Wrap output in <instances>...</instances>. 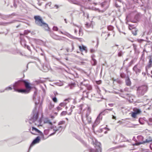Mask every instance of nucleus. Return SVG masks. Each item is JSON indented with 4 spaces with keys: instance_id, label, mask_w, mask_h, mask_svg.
Returning <instances> with one entry per match:
<instances>
[{
    "instance_id": "nucleus-20",
    "label": "nucleus",
    "mask_w": 152,
    "mask_h": 152,
    "mask_svg": "<svg viewBox=\"0 0 152 152\" xmlns=\"http://www.w3.org/2000/svg\"><path fill=\"white\" fill-rule=\"evenodd\" d=\"M140 18V15L139 14H137L134 17V18L136 20H134L132 21V22L133 23H136L137 22V21H138L139 20Z\"/></svg>"
},
{
    "instance_id": "nucleus-46",
    "label": "nucleus",
    "mask_w": 152,
    "mask_h": 152,
    "mask_svg": "<svg viewBox=\"0 0 152 152\" xmlns=\"http://www.w3.org/2000/svg\"><path fill=\"white\" fill-rule=\"evenodd\" d=\"M137 114H136L134 112L132 113V117L134 118H135L136 117Z\"/></svg>"
},
{
    "instance_id": "nucleus-8",
    "label": "nucleus",
    "mask_w": 152,
    "mask_h": 152,
    "mask_svg": "<svg viewBox=\"0 0 152 152\" xmlns=\"http://www.w3.org/2000/svg\"><path fill=\"white\" fill-rule=\"evenodd\" d=\"M95 145V147L96 148V152H101V144L100 142H98L96 140L94 143Z\"/></svg>"
},
{
    "instance_id": "nucleus-57",
    "label": "nucleus",
    "mask_w": 152,
    "mask_h": 152,
    "mask_svg": "<svg viewBox=\"0 0 152 152\" xmlns=\"http://www.w3.org/2000/svg\"><path fill=\"white\" fill-rule=\"evenodd\" d=\"M26 48L29 50L30 51H31V50L30 49V47L28 46V45H26Z\"/></svg>"
},
{
    "instance_id": "nucleus-2",
    "label": "nucleus",
    "mask_w": 152,
    "mask_h": 152,
    "mask_svg": "<svg viewBox=\"0 0 152 152\" xmlns=\"http://www.w3.org/2000/svg\"><path fill=\"white\" fill-rule=\"evenodd\" d=\"M148 90L147 86L143 85L138 87L137 89V95L139 97L143 96Z\"/></svg>"
},
{
    "instance_id": "nucleus-29",
    "label": "nucleus",
    "mask_w": 152,
    "mask_h": 152,
    "mask_svg": "<svg viewBox=\"0 0 152 152\" xmlns=\"http://www.w3.org/2000/svg\"><path fill=\"white\" fill-rule=\"evenodd\" d=\"M44 123H48L49 124L51 125H52V122H51L50 121V120L49 119H46L44 121Z\"/></svg>"
},
{
    "instance_id": "nucleus-18",
    "label": "nucleus",
    "mask_w": 152,
    "mask_h": 152,
    "mask_svg": "<svg viewBox=\"0 0 152 152\" xmlns=\"http://www.w3.org/2000/svg\"><path fill=\"white\" fill-rule=\"evenodd\" d=\"M79 48L81 52H83V51L85 50L86 51V52L87 53V51L86 49V47L85 46L83 45L82 46H79Z\"/></svg>"
},
{
    "instance_id": "nucleus-3",
    "label": "nucleus",
    "mask_w": 152,
    "mask_h": 152,
    "mask_svg": "<svg viewBox=\"0 0 152 152\" xmlns=\"http://www.w3.org/2000/svg\"><path fill=\"white\" fill-rule=\"evenodd\" d=\"M28 82L26 80L21 79L16 82L13 85V88L15 91L17 90L19 88L22 87L23 85L25 86V83Z\"/></svg>"
},
{
    "instance_id": "nucleus-47",
    "label": "nucleus",
    "mask_w": 152,
    "mask_h": 152,
    "mask_svg": "<svg viewBox=\"0 0 152 152\" xmlns=\"http://www.w3.org/2000/svg\"><path fill=\"white\" fill-rule=\"evenodd\" d=\"M53 101L55 102H57V98L56 97H54L52 98Z\"/></svg>"
},
{
    "instance_id": "nucleus-17",
    "label": "nucleus",
    "mask_w": 152,
    "mask_h": 152,
    "mask_svg": "<svg viewBox=\"0 0 152 152\" xmlns=\"http://www.w3.org/2000/svg\"><path fill=\"white\" fill-rule=\"evenodd\" d=\"M20 42L21 44L22 45V46L24 47L25 48L26 47V41L24 39H22L20 38Z\"/></svg>"
},
{
    "instance_id": "nucleus-30",
    "label": "nucleus",
    "mask_w": 152,
    "mask_h": 152,
    "mask_svg": "<svg viewBox=\"0 0 152 152\" xmlns=\"http://www.w3.org/2000/svg\"><path fill=\"white\" fill-rule=\"evenodd\" d=\"M91 63L93 66H95L96 64L97 61L95 59H92Z\"/></svg>"
},
{
    "instance_id": "nucleus-54",
    "label": "nucleus",
    "mask_w": 152,
    "mask_h": 152,
    "mask_svg": "<svg viewBox=\"0 0 152 152\" xmlns=\"http://www.w3.org/2000/svg\"><path fill=\"white\" fill-rule=\"evenodd\" d=\"M53 107V106L51 104L49 106V109L50 110L52 109V108Z\"/></svg>"
},
{
    "instance_id": "nucleus-41",
    "label": "nucleus",
    "mask_w": 152,
    "mask_h": 152,
    "mask_svg": "<svg viewBox=\"0 0 152 152\" xmlns=\"http://www.w3.org/2000/svg\"><path fill=\"white\" fill-rule=\"evenodd\" d=\"M66 104V103L65 102H62L60 104L59 106L61 107L65 106Z\"/></svg>"
},
{
    "instance_id": "nucleus-5",
    "label": "nucleus",
    "mask_w": 152,
    "mask_h": 152,
    "mask_svg": "<svg viewBox=\"0 0 152 152\" xmlns=\"http://www.w3.org/2000/svg\"><path fill=\"white\" fill-rule=\"evenodd\" d=\"M25 86L26 89H19L15 91L22 93L28 94L29 93L32 88V87L30 86V83L28 82H26Z\"/></svg>"
},
{
    "instance_id": "nucleus-26",
    "label": "nucleus",
    "mask_w": 152,
    "mask_h": 152,
    "mask_svg": "<svg viewBox=\"0 0 152 152\" xmlns=\"http://www.w3.org/2000/svg\"><path fill=\"white\" fill-rule=\"evenodd\" d=\"M137 30L136 28H133L132 30V32L134 35L135 36L137 34Z\"/></svg>"
},
{
    "instance_id": "nucleus-49",
    "label": "nucleus",
    "mask_w": 152,
    "mask_h": 152,
    "mask_svg": "<svg viewBox=\"0 0 152 152\" xmlns=\"http://www.w3.org/2000/svg\"><path fill=\"white\" fill-rule=\"evenodd\" d=\"M66 113L67 112L66 111H63L61 113V115H66Z\"/></svg>"
},
{
    "instance_id": "nucleus-60",
    "label": "nucleus",
    "mask_w": 152,
    "mask_h": 152,
    "mask_svg": "<svg viewBox=\"0 0 152 152\" xmlns=\"http://www.w3.org/2000/svg\"><path fill=\"white\" fill-rule=\"evenodd\" d=\"M0 16H1V18L3 19H4L5 18L4 17L3 15L0 13Z\"/></svg>"
},
{
    "instance_id": "nucleus-7",
    "label": "nucleus",
    "mask_w": 152,
    "mask_h": 152,
    "mask_svg": "<svg viewBox=\"0 0 152 152\" xmlns=\"http://www.w3.org/2000/svg\"><path fill=\"white\" fill-rule=\"evenodd\" d=\"M152 142V138L150 136L147 137L145 140L139 142L135 143L133 145H139L140 144H144L145 143H149Z\"/></svg>"
},
{
    "instance_id": "nucleus-45",
    "label": "nucleus",
    "mask_w": 152,
    "mask_h": 152,
    "mask_svg": "<svg viewBox=\"0 0 152 152\" xmlns=\"http://www.w3.org/2000/svg\"><path fill=\"white\" fill-rule=\"evenodd\" d=\"M123 52L121 51H120L118 53V56L119 57L121 56L123 54Z\"/></svg>"
},
{
    "instance_id": "nucleus-4",
    "label": "nucleus",
    "mask_w": 152,
    "mask_h": 152,
    "mask_svg": "<svg viewBox=\"0 0 152 152\" xmlns=\"http://www.w3.org/2000/svg\"><path fill=\"white\" fill-rule=\"evenodd\" d=\"M36 110L37 108L35 107L33 110L32 116L29 119V123L31 124L36 121L38 118L39 113Z\"/></svg>"
},
{
    "instance_id": "nucleus-35",
    "label": "nucleus",
    "mask_w": 152,
    "mask_h": 152,
    "mask_svg": "<svg viewBox=\"0 0 152 152\" xmlns=\"http://www.w3.org/2000/svg\"><path fill=\"white\" fill-rule=\"evenodd\" d=\"M43 69H44V72H47L48 71L49 69V68L45 66H43Z\"/></svg>"
},
{
    "instance_id": "nucleus-52",
    "label": "nucleus",
    "mask_w": 152,
    "mask_h": 152,
    "mask_svg": "<svg viewBox=\"0 0 152 152\" xmlns=\"http://www.w3.org/2000/svg\"><path fill=\"white\" fill-rule=\"evenodd\" d=\"M58 29V27L56 26H54L53 28V30L54 31H57Z\"/></svg>"
},
{
    "instance_id": "nucleus-24",
    "label": "nucleus",
    "mask_w": 152,
    "mask_h": 152,
    "mask_svg": "<svg viewBox=\"0 0 152 152\" xmlns=\"http://www.w3.org/2000/svg\"><path fill=\"white\" fill-rule=\"evenodd\" d=\"M32 130L33 131L34 130L36 132H37V133L39 134H42V132H41L40 131H39L38 129H37L36 128H35L34 127H32Z\"/></svg>"
},
{
    "instance_id": "nucleus-55",
    "label": "nucleus",
    "mask_w": 152,
    "mask_h": 152,
    "mask_svg": "<svg viewBox=\"0 0 152 152\" xmlns=\"http://www.w3.org/2000/svg\"><path fill=\"white\" fill-rule=\"evenodd\" d=\"M129 88H126L124 89V91H125L128 92L129 91Z\"/></svg>"
},
{
    "instance_id": "nucleus-6",
    "label": "nucleus",
    "mask_w": 152,
    "mask_h": 152,
    "mask_svg": "<svg viewBox=\"0 0 152 152\" xmlns=\"http://www.w3.org/2000/svg\"><path fill=\"white\" fill-rule=\"evenodd\" d=\"M107 111L106 110H104L103 111L101 112L97 116L96 120L95 121L94 125L96 126L98 125L100 122V121L102 120V115H104L105 114V113H108Z\"/></svg>"
},
{
    "instance_id": "nucleus-43",
    "label": "nucleus",
    "mask_w": 152,
    "mask_h": 152,
    "mask_svg": "<svg viewBox=\"0 0 152 152\" xmlns=\"http://www.w3.org/2000/svg\"><path fill=\"white\" fill-rule=\"evenodd\" d=\"M30 31L28 30H25L24 31V34L26 35L28 33L30 32Z\"/></svg>"
},
{
    "instance_id": "nucleus-12",
    "label": "nucleus",
    "mask_w": 152,
    "mask_h": 152,
    "mask_svg": "<svg viewBox=\"0 0 152 152\" xmlns=\"http://www.w3.org/2000/svg\"><path fill=\"white\" fill-rule=\"evenodd\" d=\"M125 83L126 85L128 86H130L131 85V82L128 76H127V77H126Z\"/></svg>"
},
{
    "instance_id": "nucleus-63",
    "label": "nucleus",
    "mask_w": 152,
    "mask_h": 152,
    "mask_svg": "<svg viewBox=\"0 0 152 152\" xmlns=\"http://www.w3.org/2000/svg\"><path fill=\"white\" fill-rule=\"evenodd\" d=\"M91 57L92 59H94V58L95 57V56L93 54L91 56Z\"/></svg>"
},
{
    "instance_id": "nucleus-16",
    "label": "nucleus",
    "mask_w": 152,
    "mask_h": 152,
    "mask_svg": "<svg viewBox=\"0 0 152 152\" xmlns=\"http://www.w3.org/2000/svg\"><path fill=\"white\" fill-rule=\"evenodd\" d=\"M66 35L69 38H70L72 39H78L79 40H80V38H78L74 37L68 33H66Z\"/></svg>"
},
{
    "instance_id": "nucleus-10",
    "label": "nucleus",
    "mask_w": 152,
    "mask_h": 152,
    "mask_svg": "<svg viewBox=\"0 0 152 152\" xmlns=\"http://www.w3.org/2000/svg\"><path fill=\"white\" fill-rule=\"evenodd\" d=\"M133 70L134 71L136 74L139 75L141 72L140 68L137 67V65H135L133 68Z\"/></svg>"
},
{
    "instance_id": "nucleus-14",
    "label": "nucleus",
    "mask_w": 152,
    "mask_h": 152,
    "mask_svg": "<svg viewBox=\"0 0 152 152\" xmlns=\"http://www.w3.org/2000/svg\"><path fill=\"white\" fill-rule=\"evenodd\" d=\"M61 127H62L61 126H59L58 128L57 129H53V128H54V127L53 126L51 127V129H53V130L55 131V132H54L52 133H51V134H50V135H49V136H52V135H54V134H55L56 132V131H58L60 130V129Z\"/></svg>"
},
{
    "instance_id": "nucleus-28",
    "label": "nucleus",
    "mask_w": 152,
    "mask_h": 152,
    "mask_svg": "<svg viewBox=\"0 0 152 152\" xmlns=\"http://www.w3.org/2000/svg\"><path fill=\"white\" fill-rule=\"evenodd\" d=\"M147 48H150L151 49V48L152 47H151V46L150 45L148 44V45H145V49H144L143 50V51L142 52H144V53L145 52L146 53H148V52L146 51V49Z\"/></svg>"
},
{
    "instance_id": "nucleus-64",
    "label": "nucleus",
    "mask_w": 152,
    "mask_h": 152,
    "mask_svg": "<svg viewBox=\"0 0 152 152\" xmlns=\"http://www.w3.org/2000/svg\"><path fill=\"white\" fill-rule=\"evenodd\" d=\"M57 108L58 110H61L62 109V108H61V107H57Z\"/></svg>"
},
{
    "instance_id": "nucleus-32",
    "label": "nucleus",
    "mask_w": 152,
    "mask_h": 152,
    "mask_svg": "<svg viewBox=\"0 0 152 152\" xmlns=\"http://www.w3.org/2000/svg\"><path fill=\"white\" fill-rule=\"evenodd\" d=\"M139 121L140 123L141 124H144V121L143 119L142 118H140L139 119Z\"/></svg>"
},
{
    "instance_id": "nucleus-34",
    "label": "nucleus",
    "mask_w": 152,
    "mask_h": 152,
    "mask_svg": "<svg viewBox=\"0 0 152 152\" xmlns=\"http://www.w3.org/2000/svg\"><path fill=\"white\" fill-rule=\"evenodd\" d=\"M86 86L88 90H92V87L91 85L87 84L86 85Z\"/></svg>"
},
{
    "instance_id": "nucleus-38",
    "label": "nucleus",
    "mask_w": 152,
    "mask_h": 152,
    "mask_svg": "<svg viewBox=\"0 0 152 152\" xmlns=\"http://www.w3.org/2000/svg\"><path fill=\"white\" fill-rule=\"evenodd\" d=\"M107 28L109 30L112 31L113 29V27L112 26H108Z\"/></svg>"
},
{
    "instance_id": "nucleus-37",
    "label": "nucleus",
    "mask_w": 152,
    "mask_h": 152,
    "mask_svg": "<svg viewBox=\"0 0 152 152\" xmlns=\"http://www.w3.org/2000/svg\"><path fill=\"white\" fill-rule=\"evenodd\" d=\"M12 88L10 86H9L6 87L4 90H12Z\"/></svg>"
},
{
    "instance_id": "nucleus-58",
    "label": "nucleus",
    "mask_w": 152,
    "mask_h": 152,
    "mask_svg": "<svg viewBox=\"0 0 152 152\" xmlns=\"http://www.w3.org/2000/svg\"><path fill=\"white\" fill-rule=\"evenodd\" d=\"M90 152H94L95 150L92 148H90L89 149Z\"/></svg>"
},
{
    "instance_id": "nucleus-13",
    "label": "nucleus",
    "mask_w": 152,
    "mask_h": 152,
    "mask_svg": "<svg viewBox=\"0 0 152 152\" xmlns=\"http://www.w3.org/2000/svg\"><path fill=\"white\" fill-rule=\"evenodd\" d=\"M100 5L102 7L104 8L105 10L108 7V4L106 2H104L102 3Z\"/></svg>"
},
{
    "instance_id": "nucleus-36",
    "label": "nucleus",
    "mask_w": 152,
    "mask_h": 152,
    "mask_svg": "<svg viewBox=\"0 0 152 152\" xmlns=\"http://www.w3.org/2000/svg\"><path fill=\"white\" fill-rule=\"evenodd\" d=\"M120 75L122 78H125L126 77V75L123 72L121 73Z\"/></svg>"
},
{
    "instance_id": "nucleus-61",
    "label": "nucleus",
    "mask_w": 152,
    "mask_h": 152,
    "mask_svg": "<svg viewBox=\"0 0 152 152\" xmlns=\"http://www.w3.org/2000/svg\"><path fill=\"white\" fill-rule=\"evenodd\" d=\"M90 52L91 53L94 52H95V50L93 49H91L90 50Z\"/></svg>"
},
{
    "instance_id": "nucleus-50",
    "label": "nucleus",
    "mask_w": 152,
    "mask_h": 152,
    "mask_svg": "<svg viewBox=\"0 0 152 152\" xmlns=\"http://www.w3.org/2000/svg\"><path fill=\"white\" fill-rule=\"evenodd\" d=\"M87 112V113H88V115H89L91 112V109L89 107H88Z\"/></svg>"
},
{
    "instance_id": "nucleus-15",
    "label": "nucleus",
    "mask_w": 152,
    "mask_h": 152,
    "mask_svg": "<svg viewBox=\"0 0 152 152\" xmlns=\"http://www.w3.org/2000/svg\"><path fill=\"white\" fill-rule=\"evenodd\" d=\"M50 36L53 39L56 40H60L61 39L60 37L58 36L53 33L51 34Z\"/></svg>"
},
{
    "instance_id": "nucleus-22",
    "label": "nucleus",
    "mask_w": 152,
    "mask_h": 152,
    "mask_svg": "<svg viewBox=\"0 0 152 152\" xmlns=\"http://www.w3.org/2000/svg\"><path fill=\"white\" fill-rule=\"evenodd\" d=\"M69 2L75 4L80 5V3L78 1L75 0H68Z\"/></svg>"
},
{
    "instance_id": "nucleus-40",
    "label": "nucleus",
    "mask_w": 152,
    "mask_h": 152,
    "mask_svg": "<svg viewBox=\"0 0 152 152\" xmlns=\"http://www.w3.org/2000/svg\"><path fill=\"white\" fill-rule=\"evenodd\" d=\"M79 36H80V35H82L83 34V32L82 31V30L80 28H79Z\"/></svg>"
},
{
    "instance_id": "nucleus-27",
    "label": "nucleus",
    "mask_w": 152,
    "mask_h": 152,
    "mask_svg": "<svg viewBox=\"0 0 152 152\" xmlns=\"http://www.w3.org/2000/svg\"><path fill=\"white\" fill-rule=\"evenodd\" d=\"M133 47L134 49V50L135 53H139V51L137 49V45L135 44H133Z\"/></svg>"
},
{
    "instance_id": "nucleus-11",
    "label": "nucleus",
    "mask_w": 152,
    "mask_h": 152,
    "mask_svg": "<svg viewBox=\"0 0 152 152\" xmlns=\"http://www.w3.org/2000/svg\"><path fill=\"white\" fill-rule=\"evenodd\" d=\"M31 40L35 43L37 44L41 45L43 44V41L39 39H36L32 38L31 39Z\"/></svg>"
},
{
    "instance_id": "nucleus-48",
    "label": "nucleus",
    "mask_w": 152,
    "mask_h": 152,
    "mask_svg": "<svg viewBox=\"0 0 152 152\" xmlns=\"http://www.w3.org/2000/svg\"><path fill=\"white\" fill-rule=\"evenodd\" d=\"M37 91H35L34 92V94L33 95V99H34L35 98L36 96L37 95Z\"/></svg>"
},
{
    "instance_id": "nucleus-59",
    "label": "nucleus",
    "mask_w": 152,
    "mask_h": 152,
    "mask_svg": "<svg viewBox=\"0 0 152 152\" xmlns=\"http://www.w3.org/2000/svg\"><path fill=\"white\" fill-rule=\"evenodd\" d=\"M144 58V52H142V54L141 55V58Z\"/></svg>"
},
{
    "instance_id": "nucleus-25",
    "label": "nucleus",
    "mask_w": 152,
    "mask_h": 152,
    "mask_svg": "<svg viewBox=\"0 0 152 152\" xmlns=\"http://www.w3.org/2000/svg\"><path fill=\"white\" fill-rule=\"evenodd\" d=\"M89 92H87L86 91H83V97H88V93Z\"/></svg>"
},
{
    "instance_id": "nucleus-39",
    "label": "nucleus",
    "mask_w": 152,
    "mask_h": 152,
    "mask_svg": "<svg viewBox=\"0 0 152 152\" xmlns=\"http://www.w3.org/2000/svg\"><path fill=\"white\" fill-rule=\"evenodd\" d=\"M10 23H4V22H0V25L1 26H5L7 24H9Z\"/></svg>"
},
{
    "instance_id": "nucleus-1",
    "label": "nucleus",
    "mask_w": 152,
    "mask_h": 152,
    "mask_svg": "<svg viewBox=\"0 0 152 152\" xmlns=\"http://www.w3.org/2000/svg\"><path fill=\"white\" fill-rule=\"evenodd\" d=\"M34 19L35 20V23L37 25L43 27L45 30H48L49 28L48 25L44 22L40 16H34Z\"/></svg>"
},
{
    "instance_id": "nucleus-9",
    "label": "nucleus",
    "mask_w": 152,
    "mask_h": 152,
    "mask_svg": "<svg viewBox=\"0 0 152 152\" xmlns=\"http://www.w3.org/2000/svg\"><path fill=\"white\" fill-rule=\"evenodd\" d=\"M40 140V137L39 136L37 137L31 142L29 148V150L31 148L36 144L39 143Z\"/></svg>"
},
{
    "instance_id": "nucleus-23",
    "label": "nucleus",
    "mask_w": 152,
    "mask_h": 152,
    "mask_svg": "<svg viewBox=\"0 0 152 152\" xmlns=\"http://www.w3.org/2000/svg\"><path fill=\"white\" fill-rule=\"evenodd\" d=\"M134 3L139 4L141 5V7L143 6V4H141V3H143L142 0H133Z\"/></svg>"
},
{
    "instance_id": "nucleus-42",
    "label": "nucleus",
    "mask_w": 152,
    "mask_h": 152,
    "mask_svg": "<svg viewBox=\"0 0 152 152\" xmlns=\"http://www.w3.org/2000/svg\"><path fill=\"white\" fill-rule=\"evenodd\" d=\"M83 13V15L85 17H87V18H88L89 16L88 13H85L84 12Z\"/></svg>"
},
{
    "instance_id": "nucleus-53",
    "label": "nucleus",
    "mask_w": 152,
    "mask_h": 152,
    "mask_svg": "<svg viewBox=\"0 0 152 152\" xmlns=\"http://www.w3.org/2000/svg\"><path fill=\"white\" fill-rule=\"evenodd\" d=\"M86 26L88 28L90 27V25L88 23H87L85 24Z\"/></svg>"
},
{
    "instance_id": "nucleus-33",
    "label": "nucleus",
    "mask_w": 152,
    "mask_h": 152,
    "mask_svg": "<svg viewBox=\"0 0 152 152\" xmlns=\"http://www.w3.org/2000/svg\"><path fill=\"white\" fill-rule=\"evenodd\" d=\"M114 81H116L117 83L119 84H121L122 83V82L119 79H117L116 80H113Z\"/></svg>"
},
{
    "instance_id": "nucleus-19",
    "label": "nucleus",
    "mask_w": 152,
    "mask_h": 152,
    "mask_svg": "<svg viewBox=\"0 0 152 152\" xmlns=\"http://www.w3.org/2000/svg\"><path fill=\"white\" fill-rule=\"evenodd\" d=\"M86 117L88 123H90L91 122V118L89 116L88 114V113H86Z\"/></svg>"
},
{
    "instance_id": "nucleus-21",
    "label": "nucleus",
    "mask_w": 152,
    "mask_h": 152,
    "mask_svg": "<svg viewBox=\"0 0 152 152\" xmlns=\"http://www.w3.org/2000/svg\"><path fill=\"white\" fill-rule=\"evenodd\" d=\"M152 58L151 57L149 59L148 64L147 66L148 68H150L152 66Z\"/></svg>"
},
{
    "instance_id": "nucleus-31",
    "label": "nucleus",
    "mask_w": 152,
    "mask_h": 152,
    "mask_svg": "<svg viewBox=\"0 0 152 152\" xmlns=\"http://www.w3.org/2000/svg\"><path fill=\"white\" fill-rule=\"evenodd\" d=\"M134 112L137 114H139L141 112L140 109L137 108L134 109Z\"/></svg>"
},
{
    "instance_id": "nucleus-62",
    "label": "nucleus",
    "mask_w": 152,
    "mask_h": 152,
    "mask_svg": "<svg viewBox=\"0 0 152 152\" xmlns=\"http://www.w3.org/2000/svg\"><path fill=\"white\" fill-rule=\"evenodd\" d=\"M71 45H72V48L71 52L72 51H73V50H74V47L73 44V43H72Z\"/></svg>"
},
{
    "instance_id": "nucleus-51",
    "label": "nucleus",
    "mask_w": 152,
    "mask_h": 152,
    "mask_svg": "<svg viewBox=\"0 0 152 152\" xmlns=\"http://www.w3.org/2000/svg\"><path fill=\"white\" fill-rule=\"evenodd\" d=\"M49 130L48 129L45 130L44 131V133L45 134L47 135L49 132Z\"/></svg>"
},
{
    "instance_id": "nucleus-44",
    "label": "nucleus",
    "mask_w": 152,
    "mask_h": 152,
    "mask_svg": "<svg viewBox=\"0 0 152 152\" xmlns=\"http://www.w3.org/2000/svg\"><path fill=\"white\" fill-rule=\"evenodd\" d=\"M65 123V122L64 121H60L58 123V125H60L64 124Z\"/></svg>"
},
{
    "instance_id": "nucleus-56",
    "label": "nucleus",
    "mask_w": 152,
    "mask_h": 152,
    "mask_svg": "<svg viewBox=\"0 0 152 152\" xmlns=\"http://www.w3.org/2000/svg\"><path fill=\"white\" fill-rule=\"evenodd\" d=\"M17 3L14 2L13 5L15 8H16L17 7Z\"/></svg>"
}]
</instances>
